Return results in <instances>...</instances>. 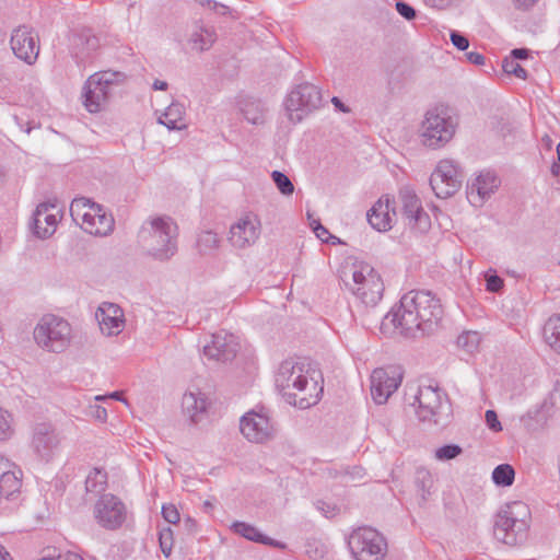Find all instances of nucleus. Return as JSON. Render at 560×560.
<instances>
[{
    "instance_id": "5",
    "label": "nucleus",
    "mask_w": 560,
    "mask_h": 560,
    "mask_svg": "<svg viewBox=\"0 0 560 560\" xmlns=\"http://www.w3.org/2000/svg\"><path fill=\"white\" fill-rule=\"evenodd\" d=\"M121 81V74L113 71H100L85 82L83 104L90 113L102 110L108 100L113 85Z\"/></svg>"
},
{
    "instance_id": "51",
    "label": "nucleus",
    "mask_w": 560,
    "mask_h": 560,
    "mask_svg": "<svg viewBox=\"0 0 560 560\" xmlns=\"http://www.w3.org/2000/svg\"><path fill=\"white\" fill-rule=\"evenodd\" d=\"M166 86H167L166 82L161 81V80H155L154 83H153V88L155 90H165Z\"/></svg>"
},
{
    "instance_id": "8",
    "label": "nucleus",
    "mask_w": 560,
    "mask_h": 560,
    "mask_svg": "<svg viewBox=\"0 0 560 560\" xmlns=\"http://www.w3.org/2000/svg\"><path fill=\"white\" fill-rule=\"evenodd\" d=\"M455 132L450 117L436 112H429L422 122L420 137L423 145L436 149L448 142Z\"/></svg>"
},
{
    "instance_id": "9",
    "label": "nucleus",
    "mask_w": 560,
    "mask_h": 560,
    "mask_svg": "<svg viewBox=\"0 0 560 560\" xmlns=\"http://www.w3.org/2000/svg\"><path fill=\"white\" fill-rule=\"evenodd\" d=\"M408 312L417 315L421 326L440 318L442 308L440 301L427 291H411L402 296Z\"/></svg>"
},
{
    "instance_id": "34",
    "label": "nucleus",
    "mask_w": 560,
    "mask_h": 560,
    "mask_svg": "<svg viewBox=\"0 0 560 560\" xmlns=\"http://www.w3.org/2000/svg\"><path fill=\"white\" fill-rule=\"evenodd\" d=\"M503 70L508 74H513L520 79H526V71L520 66V63L513 58H505L503 61Z\"/></svg>"
},
{
    "instance_id": "4",
    "label": "nucleus",
    "mask_w": 560,
    "mask_h": 560,
    "mask_svg": "<svg viewBox=\"0 0 560 560\" xmlns=\"http://www.w3.org/2000/svg\"><path fill=\"white\" fill-rule=\"evenodd\" d=\"M36 342L50 351L65 349L71 340L69 323L55 315H45L34 329Z\"/></svg>"
},
{
    "instance_id": "10",
    "label": "nucleus",
    "mask_w": 560,
    "mask_h": 560,
    "mask_svg": "<svg viewBox=\"0 0 560 560\" xmlns=\"http://www.w3.org/2000/svg\"><path fill=\"white\" fill-rule=\"evenodd\" d=\"M402 380L400 366L375 369L371 375V395L376 404H384L398 388Z\"/></svg>"
},
{
    "instance_id": "44",
    "label": "nucleus",
    "mask_w": 560,
    "mask_h": 560,
    "mask_svg": "<svg viewBox=\"0 0 560 560\" xmlns=\"http://www.w3.org/2000/svg\"><path fill=\"white\" fill-rule=\"evenodd\" d=\"M466 59L474 65H483L485 57L477 51H469L465 55Z\"/></svg>"
},
{
    "instance_id": "56",
    "label": "nucleus",
    "mask_w": 560,
    "mask_h": 560,
    "mask_svg": "<svg viewBox=\"0 0 560 560\" xmlns=\"http://www.w3.org/2000/svg\"><path fill=\"white\" fill-rule=\"evenodd\" d=\"M516 1L520 3V5H525L526 4L525 0H516Z\"/></svg>"
},
{
    "instance_id": "37",
    "label": "nucleus",
    "mask_w": 560,
    "mask_h": 560,
    "mask_svg": "<svg viewBox=\"0 0 560 560\" xmlns=\"http://www.w3.org/2000/svg\"><path fill=\"white\" fill-rule=\"evenodd\" d=\"M162 515L170 524H176L180 520L179 512L174 504H165L162 506Z\"/></svg>"
},
{
    "instance_id": "38",
    "label": "nucleus",
    "mask_w": 560,
    "mask_h": 560,
    "mask_svg": "<svg viewBox=\"0 0 560 560\" xmlns=\"http://www.w3.org/2000/svg\"><path fill=\"white\" fill-rule=\"evenodd\" d=\"M513 526H514V521L512 518L508 517L506 515H500L495 523V528H494L495 535L503 541H506V536L504 535L501 537L499 535V530L506 532L509 528H511Z\"/></svg>"
},
{
    "instance_id": "47",
    "label": "nucleus",
    "mask_w": 560,
    "mask_h": 560,
    "mask_svg": "<svg viewBox=\"0 0 560 560\" xmlns=\"http://www.w3.org/2000/svg\"><path fill=\"white\" fill-rule=\"evenodd\" d=\"M105 398H112V399H116V400H121V401L127 404V401L122 399L120 392H114V393H112V394H109L107 396H96L95 397L96 400H103Z\"/></svg>"
},
{
    "instance_id": "55",
    "label": "nucleus",
    "mask_w": 560,
    "mask_h": 560,
    "mask_svg": "<svg viewBox=\"0 0 560 560\" xmlns=\"http://www.w3.org/2000/svg\"><path fill=\"white\" fill-rule=\"evenodd\" d=\"M557 155H558V159L560 160V143L557 145Z\"/></svg>"
},
{
    "instance_id": "19",
    "label": "nucleus",
    "mask_w": 560,
    "mask_h": 560,
    "mask_svg": "<svg viewBox=\"0 0 560 560\" xmlns=\"http://www.w3.org/2000/svg\"><path fill=\"white\" fill-rule=\"evenodd\" d=\"M396 218L394 201L389 196L381 197L368 212V221L373 229L386 232L392 229Z\"/></svg>"
},
{
    "instance_id": "30",
    "label": "nucleus",
    "mask_w": 560,
    "mask_h": 560,
    "mask_svg": "<svg viewBox=\"0 0 560 560\" xmlns=\"http://www.w3.org/2000/svg\"><path fill=\"white\" fill-rule=\"evenodd\" d=\"M223 346L222 339L219 336H215L211 341V345H206L203 347L205 354L209 358H214L217 360H225L229 359L233 351L220 350Z\"/></svg>"
},
{
    "instance_id": "31",
    "label": "nucleus",
    "mask_w": 560,
    "mask_h": 560,
    "mask_svg": "<svg viewBox=\"0 0 560 560\" xmlns=\"http://www.w3.org/2000/svg\"><path fill=\"white\" fill-rule=\"evenodd\" d=\"M480 342V335L477 331H466L462 334L458 339L457 343L462 348L472 351L479 346Z\"/></svg>"
},
{
    "instance_id": "33",
    "label": "nucleus",
    "mask_w": 560,
    "mask_h": 560,
    "mask_svg": "<svg viewBox=\"0 0 560 560\" xmlns=\"http://www.w3.org/2000/svg\"><path fill=\"white\" fill-rule=\"evenodd\" d=\"M159 542L164 556L168 557L172 552L174 542L173 530L168 527L162 529L159 535Z\"/></svg>"
},
{
    "instance_id": "22",
    "label": "nucleus",
    "mask_w": 560,
    "mask_h": 560,
    "mask_svg": "<svg viewBox=\"0 0 560 560\" xmlns=\"http://www.w3.org/2000/svg\"><path fill=\"white\" fill-rule=\"evenodd\" d=\"M498 177L491 172H482L471 182L468 190L469 201L474 206H481L499 186Z\"/></svg>"
},
{
    "instance_id": "52",
    "label": "nucleus",
    "mask_w": 560,
    "mask_h": 560,
    "mask_svg": "<svg viewBox=\"0 0 560 560\" xmlns=\"http://www.w3.org/2000/svg\"><path fill=\"white\" fill-rule=\"evenodd\" d=\"M96 417L100 418V419H105L106 418V410L104 408L97 407Z\"/></svg>"
},
{
    "instance_id": "21",
    "label": "nucleus",
    "mask_w": 560,
    "mask_h": 560,
    "mask_svg": "<svg viewBox=\"0 0 560 560\" xmlns=\"http://www.w3.org/2000/svg\"><path fill=\"white\" fill-rule=\"evenodd\" d=\"M101 330L110 336L119 334L124 326V313L121 308L113 303H103L96 313Z\"/></svg>"
},
{
    "instance_id": "42",
    "label": "nucleus",
    "mask_w": 560,
    "mask_h": 560,
    "mask_svg": "<svg viewBox=\"0 0 560 560\" xmlns=\"http://www.w3.org/2000/svg\"><path fill=\"white\" fill-rule=\"evenodd\" d=\"M396 9L400 15L407 20H412L416 16L413 8L404 2H397Z\"/></svg>"
},
{
    "instance_id": "23",
    "label": "nucleus",
    "mask_w": 560,
    "mask_h": 560,
    "mask_svg": "<svg viewBox=\"0 0 560 560\" xmlns=\"http://www.w3.org/2000/svg\"><path fill=\"white\" fill-rule=\"evenodd\" d=\"M319 91L316 86L311 84H304L298 86L294 91H292L289 95L288 102L289 107L299 108V107H315L319 102Z\"/></svg>"
},
{
    "instance_id": "15",
    "label": "nucleus",
    "mask_w": 560,
    "mask_h": 560,
    "mask_svg": "<svg viewBox=\"0 0 560 560\" xmlns=\"http://www.w3.org/2000/svg\"><path fill=\"white\" fill-rule=\"evenodd\" d=\"M11 48L19 59L33 63L39 52L38 38L32 30L18 27L11 36Z\"/></svg>"
},
{
    "instance_id": "29",
    "label": "nucleus",
    "mask_w": 560,
    "mask_h": 560,
    "mask_svg": "<svg viewBox=\"0 0 560 560\" xmlns=\"http://www.w3.org/2000/svg\"><path fill=\"white\" fill-rule=\"evenodd\" d=\"M514 469L508 464L499 465L492 472V480L495 485L502 487H509L514 481Z\"/></svg>"
},
{
    "instance_id": "50",
    "label": "nucleus",
    "mask_w": 560,
    "mask_h": 560,
    "mask_svg": "<svg viewBox=\"0 0 560 560\" xmlns=\"http://www.w3.org/2000/svg\"><path fill=\"white\" fill-rule=\"evenodd\" d=\"M430 1L432 2L433 5L443 8V7L447 5L452 0H430Z\"/></svg>"
},
{
    "instance_id": "32",
    "label": "nucleus",
    "mask_w": 560,
    "mask_h": 560,
    "mask_svg": "<svg viewBox=\"0 0 560 560\" xmlns=\"http://www.w3.org/2000/svg\"><path fill=\"white\" fill-rule=\"evenodd\" d=\"M271 176H272V179L276 183L278 189L283 195H291L293 192L294 186L287 175H284L283 173L279 172V171H275Z\"/></svg>"
},
{
    "instance_id": "54",
    "label": "nucleus",
    "mask_w": 560,
    "mask_h": 560,
    "mask_svg": "<svg viewBox=\"0 0 560 560\" xmlns=\"http://www.w3.org/2000/svg\"><path fill=\"white\" fill-rule=\"evenodd\" d=\"M92 476L90 475L86 480V488L91 489Z\"/></svg>"
},
{
    "instance_id": "48",
    "label": "nucleus",
    "mask_w": 560,
    "mask_h": 560,
    "mask_svg": "<svg viewBox=\"0 0 560 560\" xmlns=\"http://www.w3.org/2000/svg\"><path fill=\"white\" fill-rule=\"evenodd\" d=\"M93 474L95 478L100 479L101 485L105 483L106 475L103 471L95 469Z\"/></svg>"
},
{
    "instance_id": "27",
    "label": "nucleus",
    "mask_w": 560,
    "mask_h": 560,
    "mask_svg": "<svg viewBox=\"0 0 560 560\" xmlns=\"http://www.w3.org/2000/svg\"><path fill=\"white\" fill-rule=\"evenodd\" d=\"M184 114V107L180 104H171L160 117V122L168 129H182L186 126Z\"/></svg>"
},
{
    "instance_id": "11",
    "label": "nucleus",
    "mask_w": 560,
    "mask_h": 560,
    "mask_svg": "<svg viewBox=\"0 0 560 560\" xmlns=\"http://www.w3.org/2000/svg\"><path fill=\"white\" fill-rule=\"evenodd\" d=\"M422 326L417 315L408 312L402 298L398 307L390 311L382 320L381 330L385 335H412Z\"/></svg>"
},
{
    "instance_id": "14",
    "label": "nucleus",
    "mask_w": 560,
    "mask_h": 560,
    "mask_svg": "<svg viewBox=\"0 0 560 560\" xmlns=\"http://www.w3.org/2000/svg\"><path fill=\"white\" fill-rule=\"evenodd\" d=\"M23 472L11 460L0 455V499H16L22 491Z\"/></svg>"
},
{
    "instance_id": "45",
    "label": "nucleus",
    "mask_w": 560,
    "mask_h": 560,
    "mask_svg": "<svg viewBox=\"0 0 560 560\" xmlns=\"http://www.w3.org/2000/svg\"><path fill=\"white\" fill-rule=\"evenodd\" d=\"M528 56V50L521 48V49H514L511 54L510 58H513L515 60L517 59H526Z\"/></svg>"
},
{
    "instance_id": "20",
    "label": "nucleus",
    "mask_w": 560,
    "mask_h": 560,
    "mask_svg": "<svg viewBox=\"0 0 560 560\" xmlns=\"http://www.w3.org/2000/svg\"><path fill=\"white\" fill-rule=\"evenodd\" d=\"M402 215L411 229L425 231L430 226V218L423 211L419 198L409 191L400 195Z\"/></svg>"
},
{
    "instance_id": "26",
    "label": "nucleus",
    "mask_w": 560,
    "mask_h": 560,
    "mask_svg": "<svg viewBox=\"0 0 560 560\" xmlns=\"http://www.w3.org/2000/svg\"><path fill=\"white\" fill-rule=\"evenodd\" d=\"M419 407L427 410L425 418L428 415H433L441 404V394L438 389L431 386H424L419 389L418 394Z\"/></svg>"
},
{
    "instance_id": "3",
    "label": "nucleus",
    "mask_w": 560,
    "mask_h": 560,
    "mask_svg": "<svg viewBox=\"0 0 560 560\" xmlns=\"http://www.w3.org/2000/svg\"><path fill=\"white\" fill-rule=\"evenodd\" d=\"M72 219L92 235H107L114 229V218L105 209L88 198H75L70 205Z\"/></svg>"
},
{
    "instance_id": "46",
    "label": "nucleus",
    "mask_w": 560,
    "mask_h": 560,
    "mask_svg": "<svg viewBox=\"0 0 560 560\" xmlns=\"http://www.w3.org/2000/svg\"><path fill=\"white\" fill-rule=\"evenodd\" d=\"M60 560H84L82 556L73 551H67L60 555Z\"/></svg>"
},
{
    "instance_id": "25",
    "label": "nucleus",
    "mask_w": 560,
    "mask_h": 560,
    "mask_svg": "<svg viewBox=\"0 0 560 560\" xmlns=\"http://www.w3.org/2000/svg\"><path fill=\"white\" fill-rule=\"evenodd\" d=\"M183 409L192 422H198L209 406L207 399L194 393L185 394L183 397Z\"/></svg>"
},
{
    "instance_id": "39",
    "label": "nucleus",
    "mask_w": 560,
    "mask_h": 560,
    "mask_svg": "<svg viewBox=\"0 0 560 560\" xmlns=\"http://www.w3.org/2000/svg\"><path fill=\"white\" fill-rule=\"evenodd\" d=\"M486 422L489 429H491L494 432H500L502 430V425L498 419V415L493 410L486 411Z\"/></svg>"
},
{
    "instance_id": "40",
    "label": "nucleus",
    "mask_w": 560,
    "mask_h": 560,
    "mask_svg": "<svg viewBox=\"0 0 560 560\" xmlns=\"http://www.w3.org/2000/svg\"><path fill=\"white\" fill-rule=\"evenodd\" d=\"M312 228L314 233L320 241L328 242L330 238H332L327 229L323 226L319 222H313Z\"/></svg>"
},
{
    "instance_id": "12",
    "label": "nucleus",
    "mask_w": 560,
    "mask_h": 560,
    "mask_svg": "<svg viewBox=\"0 0 560 560\" xmlns=\"http://www.w3.org/2000/svg\"><path fill=\"white\" fill-rule=\"evenodd\" d=\"M94 513L98 524L108 529L120 527L126 518L124 503L113 494H104L97 501Z\"/></svg>"
},
{
    "instance_id": "24",
    "label": "nucleus",
    "mask_w": 560,
    "mask_h": 560,
    "mask_svg": "<svg viewBox=\"0 0 560 560\" xmlns=\"http://www.w3.org/2000/svg\"><path fill=\"white\" fill-rule=\"evenodd\" d=\"M232 528L236 534H238L240 536H242L248 540L264 544V545L271 546V547L279 548V549L285 548V544L264 535L255 526H253L250 524H247L244 522H236L232 525Z\"/></svg>"
},
{
    "instance_id": "17",
    "label": "nucleus",
    "mask_w": 560,
    "mask_h": 560,
    "mask_svg": "<svg viewBox=\"0 0 560 560\" xmlns=\"http://www.w3.org/2000/svg\"><path fill=\"white\" fill-rule=\"evenodd\" d=\"M260 233V222L255 214L242 217L230 231V241L233 246L243 248L254 244Z\"/></svg>"
},
{
    "instance_id": "43",
    "label": "nucleus",
    "mask_w": 560,
    "mask_h": 560,
    "mask_svg": "<svg viewBox=\"0 0 560 560\" xmlns=\"http://www.w3.org/2000/svg\"><path fill=\"white\" fill-rule=\"evenodd\" d=\"M503 285V281L498 276L487 277V289L491 292L499 291Z\"/></svg>"
},
{
    "instance_id": "7",
    "label": "nucleus",
    "mask_w": 560,
    "mask_h": 560,
    "mask_svg": "<svg viewBox=\"0 0 560 560\" xmlns=\"http://www.w3.org/2000/svg\"><path fill=\"white\" fill-rule=\"evenodd\" d=\"M353 291L366 305H376L383 298L384 282L380 273L369 265H360L353 271Z\"/></svg>"
},
{
    "instance_id": "16",
    "label": "nucleus",
    "mask_w": 560,
    "mask_h": 560,
    "mask_svg": "<svg viewBox=\"0 0 560 560\" xmlns=\"http://www.w3.org/2000/svg\"><path fill=\"white\" fill-rule=\"evenodd\" d=\"M62 218L61 209L55 203H40L34 213L33 229L38 237L52 235Z\"/></svg>"
},
{
    "instance_id": "53",
    "label": "nucleus",
    "mask_w": 560,
    "mask_h": 560,
    "mask_svg": "<svg viewBox=\"0 0 560 560\" xmlns=\"http://www.w3.org/2000/svg\"><path fill=\"white\" fill-rule=\"evenodd\" d=\"M332 103H334L337 107H339L341 110L346 112V109L342 107V105H341V103H340L339 98L334 97V98H332Z\"/></svg>"
},
{
    "instance_id": "49",
    "label": "nucleus",
    "mask_w": 560,
    "mask_h": 560,
    "mask_svg": "<svg viewBox=\"0 0 560 560\" xmlns=\"http://www.w3.org/2000/svg\"><path fill=\"white\" fill-rule=\"evenodd\" d=\"M0 560H12L10 553L0 545Z\"/></svg>"
},
{
    "instance_id": "2",
    "label": "nucleus",
    "mask_w": 560,
    "mask_h": 560,
    "mask_svg": "<svg viewBox=\"0 0 560 560\" xmlns=\"http://www.w3.org/2000/svg\"><path fill=\"white\" fill-rule=\"evenodd\" d=\"M177 226L167 218H155L143 226L140 238L151 255L160 260L172 257L176 252Z\"/></svg>"
},
{
    "instance_id": "1",
    "label": "nucleus",
    "mask_w": 560,
    "mask_h": 560,
    "mask_svg": "<svg viewBox=\"0 0 560 560\" xmlns=\"http://www.w3.org/2000/svg\"><path fill=\"white\" fill-rule=\"evenodd\" d=\"M276 382L285 395L299 399V404L303 408L315 404L324 389L322 371L306 358L283 361Z\"/></svg>"
},
{
    "instance_id": "41",
    "label": "nucleus",
    "mask_w": 560,
    "mask_h": 560,
    "mask_svg": "<svg viewBox=\"0 0 560 560\" xmlns=\"http://www.w3.org/2000/svg\"><path fill=\"white\" fill-rule=\"evenodd\" d=\"M451 40L453 45L459 50H466L469 46L468 39L465 36L455 32L451 34Z\"/></svg>"
},
{
    "instance_id": "13",
    "label": "nucleus",
    "mask_w": 560,
    "mask_h": 560,
    "mask_svg": "<svg viewBox=\"0 0 560 560\" xmlns=\"http://www.w3.org/2000/svg\"><path fill=\"white\" fill-rule=\"evenodd\" d=\"M430 184L439 198L451 197L460 187L459 174L456 166L447 161L441 162L432 173Z\"/></svg>"
},
{
    "instance_id": "18",
    "label": "nucleus",
    "mask_w": 560,
    "mask_h": 560,
    "mask_svg": "<svg viewBox=\"0 0 560 560\" xmlns=\"http://www.w3.org/2000/svg\"><path fill=\"white\" fill-rule=\"evenodd\" d=\"M241 432L253 442H264L271 434V425L267 415L262 412H247L241 419Z\"/></svg>"
},
{
    "instance_id": "36",
    "label": "nucleus",
    "mask_w": 560,
    "mask_h": 560,
    "mask_svg": "<svg viewBox=\"0 0 560 560\" xmlns=\"http://www.w3.org/2000/svg\"><path fill=\"white\" fill-rule=\"evenodd\" d=\"M11 433V416L8 411L0 409V440L8 439Z\"/></svg>"
},
{
    "instance_id": "35",
    "label": "nucleus",
    "mask_w": 560,
    "mask_h": 560,
    "mask_svg": "<svg viewBox=\"0 0 560 560\" xmlns=\"http://www.w3.org/2000/svg\"><path fill=\"white\" fill-rule=\"evenodd\" d=\"M460 452L462 448L457 445H445L436 450L435 457L439 460L453 459L459 455Z\"/></svg>"
},
{
    "instance_id": "6",
    "label": "nucleus",
    "mask_w": 560,
    "mask_h": 560,
    "mask_svg": "<svg viewBox=\"0 0 560 560\" xmlns=\"http://www.w3.org/2000/svg\"><path fill=\"white\" fill-rule=\"evenodd\" d=\"M352 556L357 560H381L385 553V541L380 533L371 527H359L348 540Z\"/></svg>"
},
{
    "instance_id": "57",
    "label": "nucleus",
    "mask_w": 560,
    "mask_h": 560,
    "mask_svg": "<svg viewBox=\"0 0 560 560\" xmlns=\"http://www.w3.org/2000/svg\"><path fill=\"white\" fill-rule=\"evenodd\" d=\"M536 0H530V2H535Z\"/></svg>"
},
{
    "instance_id": "28",
    "label": "nucleus",
    "mask_w": 560,
    "mask_h": 560,
    "mask_svg": "<svg viewBox=\"0 0 560 560\" xmlns=\"http://www.w3.org/2000/svg\"><path fill=\"white\" fill-rule=\"evenodd\" d=\"M546 342L560 354V316L551 317L544 329Z\"/></svg>"
}]
</instances>
